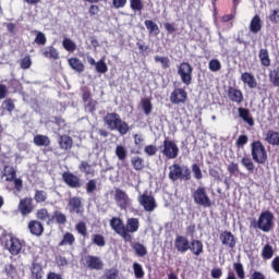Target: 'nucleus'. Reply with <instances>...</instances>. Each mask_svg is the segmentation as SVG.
<instances>
[{
  "label": "nucleus",
  "mask_w": 279,
  "mask_h": 279,
  "mask_svg": "<svg viewBox=\"0 0 279 279\" xmlns=\"http://www.w3.org/2000/svg\"><path fill=\"white\" fill-rule=\"evenodd\" d=\"M109 225L116 234L121 236L125 243H132V241H134L133 234L138 232V228H141L138 218H128L126 223H124L123 219L119 217H112Z\"/></svg>",
  "instance_id": "obj_1"
},
{
  "label": "nucleus",
  "mask_w": 279,
  "mask_h": 279,
  "mask_svg": "<svg viewBox=\"0 0 279 279\" xmlns=\"http://www.w3.org/2000/svg\"><path fill=\"white\" fill-rule=\"evenodd\" d=\"M104 123L106 126H108L109 130H111V132L117 130L121 136H125V134L130 132V124H128L125 121H122L121 116L117 112L107 113L104 117Z\"/></svg>",
  "instance_id": "obj_2"
},
{
  "label": "nucleus",
  "mask_w": 279,
  "mask_h": 279,
  "mask_svg": "<svg viewBox=\"0 0 279 279\" xmlns=\"http://www.w3.org/2000/svg\"><path fill=\"white\" fill-rule=\"evenodd\" d=\"M251 156L256 165H265L267 162V149L260 140L251 143Z\"/></svg>",
  "instance_id": "obj_3"
},
{
  "label": "nucleus",
  "mask_w": 279,
  "mask_h": 279,
  "mask_svg": "<svg viewBox=\"0 0 279 279\" xmlns=\"http://www.w3.org/2000/svg\"><path fill=\"white\" fill-rule=\"evenodd\" d=\"M170 172L168 174L169 180L172 182H177V180H184V182H189L191 180V170L189 167H184L182 170V166L180 163H174L169 167Z\"/></svg>",
  "instance_id": "obj_4"
},
{
  "label": "nucleus",
  "mask_w": 279,
  "mask_h": 279,
  "mask_svg": "<svg viewBox=\"0 0 279 279\" xmlns=\"http://www.w3.org/2000/svg\"><path fill=\"white\" fill-rule=\"evenodd\" d=\"M161 154L167 158L168 160H175L178 156L180 155V147H178V144L175 142L169 140V137H166L163 140L162 146H160Z\"/></svg>",
  "instance_id": "obj_5"
},
{
  "label": "nucleus",
  "mask_w": 279,
  "mask_h": 279,
  "mask_svg": "<svg viewBox=\"0 0 279 279\" xmlns=\"http://www.w3.org/2000/svg\"><path fill=\"white\" fill-rule=\"evenodd\" d=\"M253 228H258L263 232H269L274 228V214L269 210L263 211Z\"/></svg>",
  "instance_id": "obj_6"
},
{
  "label": "nucleus",
  "mask_w": 279,
  "mask_h": 279,
  "mask_svg": "<svg viewBox=\"0 0 279 279\" xmlns=\"http://www.w3.org/2000/svg\"><path fill=\"white\" fill-rule=\"evenodd\" d=\"M82 265L89 271H101L104 269V260L101 257L95 255H84L81 258Z\"/></svg>",
  "instance_id": "obj_7"
},
{
  "label": "nucleus",
  "mask_w": 279,
  "mask_h": 279,
  "mask_svg": "<svg viewBox=\"0 0 279 279\" xmlns=\"http://www.w3.org/2000/svg\"><path fill=\"white\" fill-rule=\"evenodd\" d=\"M177 73L180 76L182 84L185 86H191V84H193V65H191V63H180Z\"/></svg>",
  "instance_id": "obj_8"
},
{
  "label": "nucleus",
  "mask_w": 279,
  "mask_h": 279,
  "mask_svg": "<svg viewBox=\"0 0 279 279\" xmlns=\"http://www.w3.org/2000/svg\"><path fill=\"white\" fill-rule=\"evenodd\" d=\"M192 197L197 206H203V208H210V206H213V201H210L206 187H197L193 192Z\"/></svg>",
  "instance_id": "obj_9"
},
{
  "label": "nucleus",
  "mask_w": 279,
  "mask_h": 279,
  "mask_svg": "<svg viewBox=\"0 0 279 279\" xmlns=\"http://www.w3.org/2000/svg\"><path fill=\"white\" fill-rule=\"evenodd\" d=\"M137 201H138V204L143 206L144 210H146V213H154L156 208H158L156 198L147 194V192H144L143 194H141Z\"/></svg>",
  "instance_id": "obj_10"
},
{
  "label": "nucleus",
  "mask_w": 279,
  "mask_h": 279,
  "mask_svg": "<svg viewBox=\"0 0 279 279\" xmlns=\"http://www.w3.org/2000/svg\"><path fill=\"white\" fill-rule=\"evenodd\" d=\"M170 101L173 106H184L189 101V93L182 87H177L170 94Z\"/></svg>",
  "instance_id": "obj_11"
},
{
  "label": "nucleus",
  "mask_w": 279,
  "mask_h": 279,
  "mask_svg": "<svg viewBox=\"0 0 279 279\" xmlns=\"http://www.w3.org/2000/svg\"><path fill=\"white\" fill-rule=\"evenodd\" d=\"M69 189H82V179L71 171H64L61 175Z\"/></svg>",
  "instance_id": "obj_12"
},
{
  "label": "nucleus",
  "mask_w": 279,
  "mask_h": 279,
  "mask_svg": "<svg viewBox=\"0 0 279 279\" xmlns=\"http://www.w3.org/2000/svg\"><path fill=\"white\" fill-rule=\"evenodd\" d=\"M114 202L116 204H118L121 210H125L130 206V204H132V201L130 199L128 193L119 187L114 191Z\"/></svg>",
  "instance_id": "obj_13"
},
{
  "label": "nucleus",
  "mask_w": 279,
  "mask_h": 279,
  "mask_svg": "<svg viewBox=\"0 0 279 279\" xmlns=\"http://www.w3.org/2000/svg\"><path fill=\"white\" fill-rule=\"evenodd\" d=\"M17 210L21 213L22 217H27V215H32V213H34V198L24 197L20 199Z\"/></svg>",
  "instance_id": "obj_14"
},
{
  "label": "nucleus",
  "mask_w": 279,
  "mask_h": 279,
  "mask_svg": "<svg viewBox=\"0 0 279 279\" xmlns=\"http://www.w3.org/2000/svg\"><path fill=\"white\" fill-rule=\"evenodd\" d=\"M219 239L223 247H227L228 250H234L236 247V236H234L231 231H222Z\"/></svg>",
  "instance_id": "obj_15"
},
{
  "label": "nucleus",
  "mask_w": 279,
  "mask_h": 279,
  "mask_svg": "<svg viewBox=\"0 0 279 279\" xmlns=\"http://www.w3.org/2000/svg\"><path fill=\"white\" fill-rule=\"evenodd\" d=\"M227 96L229 101H232V104H236L238 106H241L245 100V97L243 96V92L232 86L228 87Z\"/></svg>",
  "instance_id": "obj_16"
},
{
  "label": "nucleus",
  "mask_w": 279,
  "mask_h": 279,
  "mask_svg": "<svg viewBox=\"0 0 279 279\" xmlns=\"http://www.w3.org/2000/svg\"><path fill=\"white\" fill-rule=\"evenodd\" d=\"M68 207L72 215H84V205L82 204L81 197H71L68 202Z\"/></svg>",
  "instance_id": "obj_17"
},
{
  "label": "nucleus",
  "mask_w": 279,
  "mask_h": 279,
  "mask_svg": "<svg viewBox=\"0 0 279 279\" xmlns=\"http://www.w3.org/2000/svg\"><path fill=\"white\" fill-rule=\"evenodd\" d=\"M5 247L12 254V256H16L21 254V250H23V244H21V240L19 238L11 236L5 241Z\"/></svg>",
  "instance_id": "obj_18"
},
{
  "label": "nucleus",
  "mask_w": 279,
  "mask_h": 279,
  "mask_svg": "<svg viewBox=\"0 0 279 279\" xmlns=\"http://www.w3.org/2000/svg\"><path fill=\"white\" fill-rule=\"evenodd\" d=\"M190 244L191 242H189L187 236L177 235L174 239V247L180 254H186V252H189Z\"/></svg>",
  "instance_id": "obj_19"
},
{
  "label": "nucleus",
  "mask_w": 279,
  "mask_h": 279,
  "mask_svg": "<svg viewBox=\"0 0 279 279\" xmlns=\"http://www.w3.org/2000/svg\"><path fill=\"white\" fill-rule=\"evenodd\" d=\"M27 228L33 236H43V234H45V225L39 220H29Z\"/></svg>",
  "instance_id": "obj_20"
},
{
  "label": "nucleus",
  "mask_w": 279,
  "mask_h": 279,
  "mask_svg": "<svg viewBox=\"0 0 279 279\" xmlns=\"http://www.w3.org/2000/svg\"><path fill=\"white\" fill-rule=\"evenodd\" d=\"M58 223V226H65L66 225V215L60 210H54L47 221V226H51V223Z\"/></svg>",
  "instance_id": "obj_21"
},
{
  "label": "nucleus",
  "mask_w": 279,
  "mask_h": 279,
  "mask_svg": "<svg viewBox=\"0 0 279 279\" xmlns=\"http://www.w3.org/2000/svg\"><path fill=\"white\" fill-rule=\"evenodd\" d=\"M238 114L241 120L244 121V123H247L250 128H254V118L252 117V113L250 112V109L240 107L238 108Z\"/></svg>",
  "instance_id": "obj_22"
},
{
  "label": "nucleus",
  "mask_w": 279,
  "mask_h": 279,
  "mask_svg": "<svg viewBox=\"0 0 279 279\" xmlns=\"http://www.w3.org/2000/svg\"><path fill=\"white\" fill-rule=\"evenodd\" d=\"M241 81L243 82V84H246V86L251 88V90L258 86V82L256 81V77L254 76V74L250 72L242 73Z\"/></svg>",
  "instance_id": "obj_23"
},
{
  "label": "nucleus",
  "mask_w": 279,
  "mask_h": 279,
  "mask_svg": "<svg viewBox=\"0 0 279 279\" xmlns=\"http://www.w3.org/2000/svg\"><path fill=\"white\" fill-rule=\"evenodd\" d=\"M189 250L194 256H202V254H204V243L199 240L193 239L190 242Z\"/></svg>",
  "instance_id": "obj_24"
},
{
  "label": "nucleus",
  "mask_w": 279,
  "mask_h": 279,
  "mask_svg": "<svg viewBox=\"0 0 279 279\" xmlns=\"http://www.w3.org/2000/svg\"><path fill=\"white\" fill-rule=\"evenodd\" d=\"M10 177H7V182H14V189L17 193L23 191V180L16 178V170L11 168L9 173Z\"/></svg>",
  "instance_id": "obj_25"
},
{
  "label": "nucleus",
  "mask_w": 279,
  "mask_h": 279,
  "mask_svg": "<svg viewBox=\"0 0 279 279\" xmlns=\"http://www.w3.org/2000/svg\"><path fill=\"white\" fill-rule=\"evenodd\" d=\"M58 145L63 151H69L73 147V137L69 135H60L58 138Z\"/></svg>",
  "instance_id": "obj_26"
},
{
  "label": "nucleus",
  "mask_w": 279,
  "mask_h": 279,
  "mask_svg": "<svg viewBox=\"0 0 279 279\" xmlns=\"http://www.w3.org/2000/svg\"><path fill=\"white\" fill-rule=\"evenodd\" d=\"M68 64L72 71H75V73H84V69H86L82 60H80L77 57L70 58L68 60Z\"/></svg>",
  "instance_id": "obj_27"
},
{
  "label": "nucleus",
  "mask_w": 279,
  "mask_h": 279,
  "mask_svg": "<svg viewBox=\"0 0 279 279\" xmlns=\"http://www.w3.org/2000/svg\"><path fill=\"white\" fill-rule=\"evenodd\" d=\"M31 279H43L45 271L40 263L33 262L31 265Z\"/></svg>",
  "instance_id": "obj_28"
},
{
  "label": "nucleus",
  "mask_w": 279,
  "mask_h": 279,
  "mask_svg": "<svg viewBox=\"0 0 279 279\" xmlns=\"http://www.w3.org/2000/svg\"><path fill=\"white\" fill-rule=\"evenodd\" d=\"M263 29V20H260V15L256 14L252 17L250 22V32L252 34H258Z\"/></svg>",
  "instance_id": "obj_29"
},
{
  "label": "nucleus",
  "mask_w": 279,
  "mask_h": 279,
  "mask_svg": "<svg viewBox=\"0 0 279 279\" xmlns=\"http://www.w3.org/2000/svg\"><path fill=\"white\" fill-rule=\"evenodd\" d=\"M33 143L36 147H49V145H51V140L47 135L37 134L34 136Z\"/></svg>",
  "instance_id": "obj_30"
},
{
  "label": "nucleus",
  "mask_w": 279,
  "mask_h": 279,
  "mask_svg": "<svg viewBox=\"0 0 279 279\" xmlns=\"http://www.w3.org/2000/svg\"><path fill=\"white\" fill-rule=\"evenodd\" d=\"M265 141L268 143V145L279 146V132L268 130L265 136Z\"/></svg>",
  "instance_id": "obj_31"
},
{
  "label": "nucleus",
  "mask_w": 279,
  "mask_h": 279,
  "mask_svg": "<svg viewBox=\"0 0 279 279\" xmlns=\"http://www.w3.org/2000/svg\"><path fill=\"white\" fill-rule=\"evenodd\" d=\"M44 58H48V60H59L60 59V52H58V49H56L53 46H49L44 49L41 52Z\"/></svg>",
  "instance_id": "obj_32"
},
{
  "label": "nucleus",
  "mask_w": 279,
  "mask_h": 279,
  "mask_svg": "<svg viewBox=\"0 0 279 279\" xmlns=\"http://www.w3.org/2000/svg\"><path fill=\"white\" fill-rule=\"evenodd\" d=\"M258 58L260 60L262 66H271V59L269 58V50L260 49Z\"/></svg>",
  "instance_id": "obj_33"
},
{
  "label": "nucleus",
  "mask_w": 279,
  "mask_h": 279,
  "mask_svg": "<svg viewBox=\"0 0 279 279\" xmlns=\"http://www.w3.org/2000/svg\"><path fill=\"white\" fill-rule=\"evenodd\" d=\"M131 165L135 171H143L145 169V160L140 156L132 157Z\"/></svg>",
  "instance_id": "obj_34"
},
{
  "label": "nucleus",
  "mask_w": 279,
  "mask_h": 279,
  "mask_svg": "<svg viewBox=\"0 0 279 279\" xmlns=\"http://www.w3.org/2000/svg\"><path fill=\"white\" fill-rule=\"evenodd\" d=\"M263 260H271L274 258V246L271 244H265L262 248Z\"/></svg>",
  "instance_id": "obj_35"
},
{
  "label": "nucleus",
  "mask_w": 279,
  "mask_h": 279,
  "mask_svg": "<svg viewBox=\"0 0 279 279\" xmlns=\"http://www.w3.org/2000/svg\"><path fill=\"white\" fill-rule=\"evenodd\" d=\"M35 217L37 221H49L51 219V214H49V210L47 208H39L37 209Z\"/></svg>",
  "instance_id": "obj_36"
},
{
  "label": "nucleus",
  "mask_w": 279,
  "mask_h": 279,
  "mask_svg": "<svg viewBox=\"0 0 279 279\" xmlns=\"http://www.w3.org/2000/svg\"><path fill=\"white\" fill-rule=\"evenodd\" d=\"M142 104V110L146 117H149L151 114V110H154V105L151 104V98H143L141 100Z\"/></svg>",
  "instance_id": "obj_37"
},
{
  "label": "nucleus",
  "mask_w": 279,
  "mask_h": 279,
  "mask_svg": "<svg viewBox=\"0 0 279 279\" xmlns=\"http://www.w3.org/2000/svg\"><path fill=\"white\" fill-rule=\"evenodd\" d=\"M144 25L149 34H155V36H158V34H160V28L158 27V24H156L154 21L146 20L144 22Z\"/></svg>",
  "instance_id": "obj_38"
},
{
  "label": "nucleus",
  "mask_w": 279,
  "mask_h": 279,
  "mask_svg": "<svg viewBox=\"0 0 279 279\" xmlns=\"http://www.w3.org/2000/svg\"><path fill=\"white\" fill-rule=\"evenodd\" d=\"M241 165L248 171V173H254V170L256 169L254 161L250 157H242Z\"/></svg>",
  "instance_id": "obj_39"
},
{
  "label": "nucleus",
  "mask_w": 279,
  "mask_h": 279,
  "mask_svg": "<svg viewBox=\"0 0 279 279\" xmlns=\"http://www.w3.org/2000/svg\"><path fill=\"white\" fill-rule=\"evenodd\" d=\"M133 250L136 256H138L140 258L147 256V247L145 246V244L136 242L135 244H133Z\"/></svg>",
  "instance_id": "obj_40"
},
{
  "label": "nucleus",
  "mask_w": 279,
  "mask_h": 279,
  "mask_svg": "<svg viewBox=\"0 0 279 279\" xmlns=\"http://www.w3.org/2000/svg\"><path fill=\"white\" fill-rule=\"evenodd\" d=\"M73 243H75V235H73L71 232H65L62 241L59 242V247L64 245H73Z\"/></svg>",
  "instance_id": "obj_41"
},
{
  "label": "nucleus",
  "mask_w": 279,
  "mask_h": 279,
  "mask_svg": "<svg viewBox=\"0 0 279 279\" xmlns=\"http://www.w3.org/2000/svg\"><path fill=\"white\" fill-rule=\"evenodd\" d=\"M62 47L65 49V51H70V53H73V51L77 49V45H75L71 38H64L62 41Z\"/></svg>",
  "instance_id": "obj_42"
},
{
  "label": "nucleus",
  "mask_w": 279,
  "mask_h": 279,
  "mask_svg": "<svg viewBox=\"0 0 279 279\" xmlns=\"http://www.w3.org/2000/svg\"><path fill=\"white\" fill-rule=\"evenodd\" d=\"M269 82L279 88V66L269 72Z\"/></svg>",
  "instance_id": "obj_43"
},
{
  "label": "nucleus",
  "mask_w": 279,
  "mask_h": 279,
  "mask_svg": "<svg viewBox=\"0 0 279 279\" xmlns=\"http://www.w3.org/2000/svg\"><path fill=\"white\" fill-rule=\"evenodd\" d=\"M92 242L94 245H97V247H106V238L102 234H93Z\"/></svg>",
  "instance_id": "obj_44"
},
{
  "label": "nucleus",
  "mask_w": 279,
  "mask_h": 279,
  "mask_svg": "<svg viewBox=\"0 0 279 279\" xmlns=\"http://www.w3.org/2000/svg\"><path fill=\"white\" fill-rule=\"evenodd\" d=\"M130 8L133 12H143L145 3L143 0H130Z\"/></svg>",
  "instance_id": "obj_45"
},
{
  "label": "nucleus",
  "mask_w": 279,
  "mask_h": 279,
  "mask_svg": "<svg viewBox=\"0 0 279 279\" xmlns=\"http://www.w3.org/2000/svg\"><path fill=\"white\" fill-rule=\"evenodd\" d=\"M78 170L85 175H95V171H90V163H88V161H81L78 165Z\"/></svg>",
  "instance_id": "obj_46"
},
{
  "label": "nucleus",
  "mask_w": 279,
  "mask_h": 279,
  "mask_svg": "<svg viewBox=\"0 0 279 279\" xmlns=\"http://www.w3.org/2000/svg\"><path fill=\"white\" fill-rule=\"evenodd\" d=\"M47 197H48L47 192L43 190L35 191L34 199L36 204H43L44 202H47Z\"/></svg>",
  "instance_id": "obj_47"
},
{
  "label": "nucleus",
  "mask_w": 279,
  "mask_h": 279,
  "mask_svg": "<svg viewBox=\"0 0 279 279\" xmlns=\"http://www.w3.org/2000/svg\"><path fill=\"white\" fill-rule=\"evenodd\" d=\"M117 278H119V269L117 268L106 269L102 275V279H117Z\"/></svg>",
  "instance_id": "obj_48"
},
{
  "label": "nucleus",
  "mask_w": 279,
  "mask_h": 279,
  "mask_svg": "<svg viewBox=\"0 0 279 279\" xmlns=\"http://www.w3.org/2000/svg\"><path fill=\"white\" fill-rule=\"evenodd\" d=\"M116 156L118 160H122V161L125 160V158H128V150L123 145H118L116 147Z\"/></svg>",
  "instance_id": "obj_49"
},
{
  "label": "nucleus",
  "mask_w": 279,
  "mask_h": 279,
  "mask_svg": "<svg viewBox=\"0 0 279 279\" xmlns=\"http://www.w3.org/2000/svg\"><path fill=\"white\" fill-rule=\"evenodd\" d=\"M35 44L39 46H45L47 45V36H45V33L40 31H35Z\"/></svg>",
  "instance_id": "obj_50"
},
{
  "label": "nucleus",
  "mask_w": 279,
  "mask_h": 279,
  "mask_svg": "<svg viewBox=\"0 0 279 279\" xmlns=\"http://www.w3.org/2000/svg\"><path fill=\"white\" fill-rule=\"evenodd\" d=\"M208 69L213 73H217V71H221V61H219V59H211L208 63Z\"/></svg>",
  "instance_id": "obj_51"
},
{
  "label": "nucleus",
  "mask_w": 279,
  "mask_h": 279,
  "mask_svg": "<svg viewBox=\"0 0 279 279\" xmlns=\"http://www.w3.org/2000/svg\"><path fill=\"white\" fill-rule=\"evenodd\" d=\"M233 269H234L239 279H245V268H243V264L234 263L233 264Z\"/></svg>",
  "instance_id": "obj_52"
},
{
  "label": "nucleus",
  "mask_w": 279,
  "mask_h": 279,
  "mask_svg": "<svg viewBox=\"0 0 279 279\" xmlns=\"http://www.w3.org/2000/svg\"><path fill=\"white\" fill-rule=\"evenodd\" d=\"M86 193L88 195L95 193L97 191V179H90L85 185Z\"/></svg>",
  "instance_id": "obj_53"
},
{
  "label": "nucleus",
  "mask_w": 279,
  "mask_h": 279,
  "mask_svg": "<svg viewBox=\"0 0 279 279\" xmlns=\"http://www.w3.org/2000/svg\"><path fill=\"white\" fill-rule=\"evenodd\" d=\"M75 230L82 236H88V228L86 227V222L80 221L78 223H76Z\"/></svg>",
  "instance_id": "obj_54"
},
{
  "label": "nucleus",
  "mask_w": 279,
  "mask_h": 279,
  "mask_svg": "<svg viewBox=\"0 0 279 279\" xmlns=\"http://www.w3.org/2000/svg\"><path fill=\"white\" fill-rule=\"evenodd\" d=\"M154 60L155 62H160L162 69H169V66H171V60H169V57L155 56Z\"/></svg>",
  "instance_id": "obj_55"
},
{
  "label": "nucleus",
  "mask_w": 279,
  "mask_h": 279,
  "mask_svg": "<svg viewBox=\"0 0 279 279\" xmlns=\"http://www.w3.org/2000/svg\"><path fill=\"white\" fill-rule=\"evenodd\" d=\"M133 271H134V276L135 278H145V270H143V266L138 263H134L133 264Z\"/></svg>",
  "instance_id": "obj_56"
},
{
  "label": "nucleus",
  "mask_w": 279,
  "mask_h": 279,
  "mask_svg": "<svg viewBox=\"0 0 279 279\" xmlns=\"http://www.w3.org/2000/svg\"><path fill=\"white\" fill-rule=\"evenodd\" d=\"M95 70L101 74L108 73V64H106L104 59H100L98 62H96Z\"/></svg>",
  "instance_id": "obj_57"
},
{
  "label": "nucleus",
  "mask_w": 279,
  "mask_h": 279,
  "mask_svg": "<svg viewBox=\"0 0 279 279\" xmlns=\"http://www.w3.org/2000/svg\"><path fill=\"white\" fill-rule=\"evenodd\" d=\"M248 141L250 137H247V135H240L235 141V147H238V149H243Z\"/></svg>",
  "instance_id": "obj_58"
},
{
  "label": "nucleus",
  "mask_w": 279,
  "mask_h": 279,
  "mask_svg": "<svg viewBox=\"0 0 279 279\" xmlns=\"http://www.w3.org/2000/svg\"><path fill=\"white\" fill-rule=\"evenodd\" d=\"M192 173L195 180H202V178H204V174H202V168H199V165L197 163L192 165Z\"/></svg>",
  "instance_id": "obj_59"
},
{
  "label": "nucleus",
  "mask_w": 279,
  "mask_h": 279,
  "mask_svg": "<svg viewBox=\"0 0 279 279\" xmlns=\"http://www.w3.org/2000/svg\"><path fill=\"white\" fill-rule=\"evenodd\" d=\"M21 69L24 71L29 69L32 66V57L29 54L25 56L20 63Z\"/></svg>",
  "instance_id": "obj_60"
},
{
  "label": "nucleus",
  "mask_w": 279,
  "mask_h": 279,
  "mask_svg": "<svg viewBox=\"0 0 279 279\" xmlns=\"http://www.w3.org/2000/svg\"><path fill=\"white\" fill-rule=\"evenodd\" d=\"M81 90H82V99L84 104L93 99V94L90 93V89L88 87H83Z\"/></svg>",
  "instance_id": "obj_61"
},
{
  "label": "nucleus",
  "mask_w": 279,
  "mask_h": 279,
  "mask_svg": "<svg viewBox=\"0 0 279 279\" xmlns=\"http://www.w3.org/2000/svg\"><path fill=\"white\" fill-rule=\"evenodd\" d=\"M227 170L230 175H236V173H239V163L231 161L227 167Z\"/></svg>",
  "instance_id": "obj_62"
},
{
  "label": "nucleus",
  "mask_w": 279,
  "mask_h": 279,
  "mask_svg": "<svg viewBox=\"0 0 279 279\" xmlns=\"http://www.w3.org/2000/svg\"><path fill=\"white\" fill-rule=\"evenodd\" d=\"M270 267L272 271H275V274H278L279 276V255L271 260Z\"/></svg>",
  "instance_id": "obj_63"
},
{
  "label": "nucleus",
  "mask_w": 279,
  "mask_h": 279,
  "mask_svg": "<svg viewBox=\"0 0 279 279\" xmlns=\"http://www.w3.org/2000/svg\"><path fill=\"white\" fill-rule=\"evenodd\" d=\"M269 21L275 24L279 23V9L272 10L271 14L269 15Z\"/></svg>",
  "instance_id": "obj_64"
}]
</instances>
